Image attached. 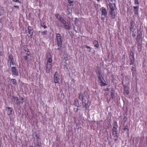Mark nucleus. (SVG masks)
Returning a JSON list of instances; mask_svg holds the SVG:
<instances>
[{
	"mask_svg": "<svg viewBox=\"0 0 147 147\" xmlns=\"http://www.w3.org/2000/svg\"><path fill=\"white\" fill-rule=\"evenodd\" d=\"M113 126L112 129L113 135L115 138V140L116 141L118 137L117 134L118 126L117 122L116 121H113Z\"/></svg>",
	"mask_w": 147,
	"mask_h": 147,
	"instance_id": "1",
	"label": "nucleus"
},
{
	"mask_svg": "<svg viewBox=\"0 0 147 147\" xmlns=\"http://www.w3.org/2000/svg\"><path fill=\"white\" fill-rule=\"evenodd\" d=\"M56 40L58 46V47H61L62 41L61 36L60 34L59 33L56 34Z\"/></svg>",
	"mask_w": 147,
	"mask_h": 147,
	"instance_id": "2",
	"label": "nucleus"
},
{
	"mask_svg": "<svg viewBox=\"0 0 147 147\" xmlns=\"http://www.w3.org/2000/svg\"><path fill=\"white\" fill-rule=\"evenodd\" d=\"M95 71L98 75V78L99 80V83L100 85H101V69L100 67L96 66Z\"/></svg>",
	"mask_w": 147,
	"mask_h": 147,
	"instance_id": "3",
	"label": "nucleus"
},
{
	"mask_svg": "<svg viewBox=\"0 0 147 147\" xmlns=\"http://www.w3.org/2000/svg\"><path fill=\"white\" fill-rule=\"evenodd\" d=\"M137 34L138 35L136 38L137 42H142V31H139V30H138Z\"/></svg>",
	"mask_w": 147,
	"mask_h": 147,
	"instance_id": "4",
	"label": "nucleus"
},
{
	"mask_svg": "<svg viewBox=\"0 0 147 147\" xmlns=\"http://www.w3.org/2000/svg\"><path fill=\"white\" fill-rule=\"evenodd\" d=\"M11 72L12 76L14 77L18 76L19 75L18 71L17 70L16 67H11Z\"/></svg>",
	"mask_w": 147,
	"mask_h": 147,
	"instance_id": "5",
	"label": "nucleus"
},
{
	"mask_svg": "<svg viewBox=\"0 0 147 147\" xmlns=\"http://www.w3.org/2000/svg\"><path fill=\"white\" fill-rule=\"evenodd\" d=\"M109 16L112 19H114L116 17V13L114 11H109Z\"/></svg>",
	"mask_w": 147,
	"mask_h": 147,
	"instance_id": "6",
	"label": "nucleus"
},
{
	"mask_svg": "<svg viewBox=\"0 0 147 147\" xmlns=\"http://www.w3.org/2000/svg\"><path fill=\"white\" fill-rule=\"evenodd\" d=\"M27 31L28 34H30V38H32L33 34V29L30 26H28L27 28Z\"/></svg>",
	"mask_w": 147,
	"mask_h": 147,
	"instance_id": "7",
	"label": "nucleus"
},
{
	"mask_svg": "<svg viewBox=\"0 0 147 147\" xmlns=\"http://www.w3.org/2000/svg\"><path fill=\"white\" fill-rule=\"evenodd\" d=\"M135 25V22L133 20H131L130 23V30L131 31L133 32H134L135 29L134 28V26Z\"/></svg>",
	"mask_w": 147,
	"mask_h": 147,
	"instance_id": "8",
	"label": "nucleus"
},
{
	"mask_svg": "<svg viewBox=\"0 0 147 147\" xmlns=\"http://www.w3.org/2000/svg\"><path fill=\"white\" fill-rule=\"evenodd\" d=\"M8 60L10 66L11 65H15L14 62V59L12 55L10 54L9 55Z\"/></svg>",
	"mask_w": 147,
	"mask_h": 147,
	"instance_id": "9",
	"label": "nucleus"
},
{
	"mask_svg": "<svg viewBox=\"0 0 147 147\" xmlns=\"http://www.w3.org/2000/svg\"><path fill=\"white\" fill-rule=\"evenodd\" d=\"M52 66V63H47L46 65V72L49 73Z\"/></svg>",
	"mask_w": 147,
	"mask_h": 147,
	"instance_id": "10",
	"label": "nucleus"
},
{
	"mask_svg": "<svg viewBox=\"0 0 147 147\" xmlns=\"http://www.w3.org/2000/svg\"><path fill=\"white\" fill-rule=\"evenodd\" d=\"M142 42H137V47L139 52H141L142 51Z\"/></svg>",
	"mask_w": 147,
	"mask_h": 147,
	"instance_id": "11",
	"label": "nucleus"
},
{
	"mask_svg": "<svg viewBox=\"0 0 147 147\" xmlns=\"http://www.w3.org/2000/svg\"><path fill=\"white\" fill-rule=\"evenodd\" d=\"M59 80V79L58 73L57 71H56L54 75V82L55 84L58 83Z\"/></svg>",
	"mask_w": 147,
	"mask_h": 147,
	"instance_id": "12",
	"label": "nucleus"
},
{
	"mask_svg": "<svg viewBox=\"0 0 147 147\" xmlns=\"http://www.w3.org/2000/svg\"><path fill=\"white\" fill-rule=\"evenodd\" d=\"M46 59L47 60V63H52V57L50 53H48Z\"/></svg>",
	"mask_w": 147,
	"mask_h": 147,
	"instance_id": "13",
	"label": "nucleus"
},
{
	"mask_svg": "<svg viewBox=\"0 0 147 147\" xmlns=\"http://www.w3.org/2000/svg\"><path fill=\"white\" fill-rule=\"evenodd\" d=\"M107 11L104 7H102V16H104L105 18L107 17Z\"/></svg>",
	"mask_w": 147,
	"mask_h": 147,
	"instance_id": "14",
	"label": "nucleus"
},
{
	"mask_svg": "<svg viewBox=\"0 0 147 147\" xmlns=\"http://www.w3.org/2000/svg\"><path fill=\"white\" fill-rule=\"evenodd\" d=\"M134 8V14L136 15H138V10L139 9V5L134 6L133 7Z\"/></svg>",
	"mask_w": 147,
	"mask_h": 147,
	"instance_id": "15",
	"label": "nucleus"
},
{
	"mask_svg": "<svg viewBox=\"0 0 147 147\" xmlns=\"http://www.w3.org/2000/svg\"><path fill=\"white\" fill-rule=\"evenodd\" d=\"M110 9L109 11H114L115 9V3L109 4V5Z\"/></svg>",
	"mask_w": 147,
	"mask_h": 147,
	"instance_id": "16",
	"label": "nucleus"
},
{
	"mask_svg": "<svg viewBox=\"0 0 147 147\" xmlns=\"http://www.w3.org/2000/svg\"><path fill=\"white\" fill-rule=\"evenodd\" d=\"M124 93L126 94L127 95L129 94V87H128L126 85H125L124 86Z\"/></svg>",
	"mask_w": 147,
	"mask_h": 147,
	"instance_id": "17",
	"label": "nucleus"
},
{
	"mask_svg": "<svg viewBox=\"0 0 147 147\" xmlns=\"http://www.w3.org/2000/svg\"><path fill=\"white\" fill-rule=\"evenodd\" d=\"M55 16L56 17V18L59 20V21L61 22L63 18L58 13H56L55 14Z\"/></svg>",
	"mask_w": 147,
	"mask_h": 147,
	"instance_id": "18",
	"label": "nucleus"
},
{
	"mask_svg": "<svg viewBox=\"0 0 147 147\" xmlns=\"http://www.w3.org/2000/svg\"><path fill=\"white\" fill-rule=\"evenodd\" d=\"M88 100L87 101H82L83 107H84L86 108V110L87 109V107L88 105Z\"/></svg>",
	"mask_w": 147,
	"mask_h": 147,
	"instance_id": "19",
	"label": "nucleus"
},
{
	"mask_svg": "<svg viewBox=\"0 0 147 147\" xmlns=\"http://www.w3.org/2000/svg\"><path fill=\"white\" fill-rule=\"evenodd\" d=\"M8 109L7 111V115H10L12 114L13 109L11 107H7Z\"/></svg>",
	"mask_w": 147,
	"mask_h": 147,
	"instance_id": "20",
	"label": "nucleus"
},
{
	"mask_svg": "<svg viewBox=\"0 0 147 147\" xmlns=\"http://www.w3.org/2000/svg\"><path fill=\"white\" fill-rule=\"evenodd\" d=\"M129 64L131 65H133L134 64V63L135 62V59L134 58V57H133L132 58H129Z\"/></svg>",
	"mask_w": 147,
	"mask_h": 147,
	"instance_id": "21",
	"label": "nucleus"
},
{
	"mask_svg": "<svg viewBox=\"0 0 147 147\" xmlns=\"http://www.w3.org/2000/svg\"><path fill=\"white\" fill-rule=\"evenodd\" d=\"M4 12V7L0 6V16L3 14Z\"/></svg>",
	"mask_w": 147,
	"mask_h": 147,
	"instance_id": "22",
	"label": "nucleus"
},
{
	"mask_svg": "<svg viewBox=\"0 0 147 147\" xmlns=\"http://www.w3.org/2000/svg\"><path fill=\"white\" fill-rule=\"evenodd\" d=\"M63 25L64 27V28L66 29L69 30L71 28L70 26L68 23L65 24Z\"/></svg>",
	"mask_w": 147,
	"mask_h": 147,
	"instance_id": "23",
	"label": "nucleus"
},
{
	"mask_svg": "<svg viewBox=\"0 0 147 147\" xmlns=\"http://www.w3.org/2000/svg\"><path fill=\"white\" fill-rule=\"evenodd\" d=\"M36 146L37 147L38 145H40L39 144L40 143V141L39 140V138L37 136V135H36Z\"/></svg>",
	"mask_w": 147,
	"mask_h": 147,
	"instance_id": "24",
	"label": "nucleus"
},
{
	"mask_svg": "<svg viewBox=\"0 0 147 147\" xmlns=\"http://www.w3.org/2000/svg\"><path fill=\"white\" fill-rule=\"evenodd\" d=\"M123 130H124L125 131H127V133H128L129 128L128 125H125L124 126Z\"/></svg>",
	"mask_w": 147,
	"mask_h": 147,
	"instance_id": "25",
	"label": "nucleus"
},
{
	"mask_svg": "<svg viewBox=\"0 0 147 147\" xmlns=\"http://www.w3.org/2000/svg\"><path fill=\"white\" fill-rule=\"evenodd\" d=\"M93 44L94 46L97 48H98L99 46L98 43L97 41L94 40L93 42Z\"/></svg>",
	"mask_w": 147,
	"mask_h": 147,
	"instance_id": "26",
	"label": "nucleus"
},
{
	"mask_svg": "<svg viewBox=\"0 0 147 147\" xmlns=\"http://www.w3.org/2000/svg\"><path fill=\"white\" fill-rule=\"evenodd\" d=\"M79 105L78 100L77 99H75L74 100V105L76 107H78Z\"/></svg>",
	"mask_w": 147,
	"mask_h": 147,
	"instance_id": "27",
	"label": "nucleus"
},
{
	"mask_svg": "<svg viewBox=\"0 0 147 147\" xmlns=\"http://www.w3.org/2000/svg\"><path fill=\"white\" fill-rule=\"evenodd\" d=\"M11 81L12 82L13 84L14 85H16L17 84L16 81L15 79H11Z\"/></svg>",
	"mask_w": 147,
	"mask_h": 147,
	"instance_id": "28",
	"label": "nucleus"
},
{
	"mask_svg": "<svg viewBox=\"0 0 147 147\" xmlns=\"http://www.w3.org/2000/svg\"><path fill=\"white\" fill-rule=\"evenodd\" d=\"M114 93L115 91L114 90H112L111 95L113 99H114L115 98Z\"/></svg>",
	"mask_w": 147,
	"mask_h": 147,
	"instance_id": "29",
	"label": "nucleus"
},
{
	"mask_svg": "<svg viewBox=\"0 0 147 147\" xmlns=\"http://www.w3.org/2000/svg\"><path fill=\"white\" fill-rule=\"evenodd\" d=\"M79 98L80 100H81L82 101H84V98L83 95L82 94L80 93L79 95Z\"/></svg>",
	"mask_w": 147,
	"mask_h": 147,
	"instance_id": "30",
	"label": "nucleus"
},
{
	"mask_svg": "<svg viewBox=\"0 0 147 147\" xmlns=\"http://www.w3.org/2000/svg\"><path fill=\"white\" fill-rule=\"evenodd\" d=\"M3 22L0 21V31H1L3 28Z\"/></svg>",
	"mask_w": 147,
	"mask_h": 147,
	"instance_id": "31",
	"label": "nucleus"
},
{
	"mask_svg": "<svg viewBox=\"0 0 147 147\" xmlns=\"http://www.w3.org/2000/svg\"><path fill=\"white\" fill-rule=\"evenodd\" d=\"M134 57V55L133 52L131 51L130 52V55L129 56V58H132Z\"/></svg>",
	"mask_w": 147,
	"mask_h": 147,
	"instance_id": "32",
	"label": "nucleus"
},
{
	"mask_svg": "<svg viewBox=\"0 0 147 147\" xmlns=\"http://www.w3.org/2000/svg\"><path fill=\"white\" fill-rule=\"evenodd\" d=\"M131 69L132 71V73L133 75L134 73H135L136 71V69L134 68V67H131Z\"/></svg>",
	"mask_w": 147,
	"mask_h": 147,
	"instance_id": "33",
	"label": "nucleus"
},
{
	"mask_svg": "<svg viewBox=\"0 0 147 147\" xmlns=\"http://www.w3.org/2000/svg\"><path fill=\"white\" fill-rule=\"evenodd\" d=\"M67 14H69L72 12V10L68 7L67 9Z\"/></svg>",
	"mask_w": 147,
	"mask_h": 147,
	"instance_id": "34",
	"label": "nucleus"
},
{
	"mask_svg": "<svg viewBox=\"0 0 147 147\" xmlns=\"http://www.w3.org/2000/svg\"><path fill=\"white\" fill-rule=\"evenodd\" d=\"M61 22L63 24V25L64 24H65L68 23L65 20H64V18L62 19V20L61 21Z\"/></svg>",
	"mask_w": 147,
	"mask_h": 147,
	"instance_id": "35",
	"label": "nucleus"
},
{
	"mask_svg": "<svg viewBox=\"0 0 147 147\" xmlns=\"http://www.w3.org/2000/svg\"><path fill=\"white\" fill-rule=\"evenodd\" d=\"M67 56L68 55L67 54H65V57H64V60L66 62L68 60Z\"/></svg>",
	"mask_w": 147,
	"mask_h": 147,
	"instance_id": "36",
	"label": "nucleus"
},
{
	"mask_svg": "<svg viewBox=\"0 0 147 147\" xmlns=\"http://www.w3.org/2000/svg\"><path fill=\"white\" fill-rule=\"evenodd\" d=\"M134 4L135 5H138L139 3L138 2V0H134Z\"/></svg>",
	"mask_w": 147,
	"mask_h": 147,
	"instance_id": "37",
	"label": "nucleus"
},
{
	"mask_svg": "<svg viewBox=\"0 0 147 147\" xmlns=\"http://www.w3.org/2000/svg\"><path fill=\"white\" fill-rule=\"evenodd\" d=\"M25 53L27 56H31L30 53L29 51H28L27 52H26Z\"/></svg>",
	"mask_w": 147,
	"mask_h": 147,
	"instance_id": "38",
	"label": "nucleus"
},
{
	"mask_svg": "<svg viewBox=\"0 0 147 147\" xmlns=\"http://www.w3.org/2000/svg\"><path fill=\"white\" fill-rule=\"evenodd\" d=\"M47 30H45L43 32H42V34L43 35H45L46 34H47Z\"/></svg>",
	"mask_w": 147,
	"mask_h": 147,
	"instance_id": "39",
	"label": "nucleus"
},
{
	"mask_svg": "<svg viewBox=\"0 0 147 147\" xmlns=\"http://www.w3.org/2000/svg\"><path fill=\"white\" fill-rule=\"evenodd\" d=\"M13 98L14 99V100H16V101H18V97L15 96H13Z\"/></svg>",
	"mask_w": 147,
	"mask_h": 147,
	"instance_id": "40",
	"label": "nucleus"
},
{
	"mask_svg": "<svg viewBox=\"0 0 147 147\" xmlns=\"http://www.w3.org/2000/svg\"><path fill=\"white\" fill-rule=\"evenodd\" d=\"M41 26L43 27L44 29L47 28V27L45 26V22L42 23V24L41 25Z\"/></svg>",
	"mask_w": 147,
	"mask_h": 147,
	"instance_id": "41",
	"label": "nucleus"
},
{
	"mask_svg": "<svg viewBox=\"0 0 147 147\" xmlns=\"http://www.w3.org/2000/svg\"><path fill=\"white\" fill-rule=\"evenodd\" d=\"M115 0H108L109 3H114Z\"/></svg>",
	"mask_w": 147,
	"mask_h": 147,
	"instance_id": "42",
	"label": "nucleus"
},
{
	"mask_svg": "<svg viewBox=\"0 0 147 147\" xmlns=\"http://www.w3.org/2000/svg\"><path fill=\"white\" fill-rule=\"evenodd\" d=\"M68 2L71 5L72 3H73V0H68Z\"/></svg>",
	"mask_w": 147,
	"mask_h": 147,
	"instance_id": "43",
	"label": "nucleus"
},
{
	"mask_svg": "<svg viewBox=\"0 0 147 147\" xmlns=\"http://www.w3.org/2000/svg\"><path fill=\"white\" fill-rule=\"evenodd\" d=\"M27 46L26 45H24L23 46V49L24 50H25V49H28L27 47Z\"/></svg>",
	"mask_w": 147,
	"mask_h": 147,
	"instance_id": "44",
	"label": "nucleus"
},
{
	"mask_svg": "<svg viewBox=\"0 0 147 147\" xmlns=\"http://www.w3.org/2000/svg\"><path fill=\"white\" fill-rule=\"evenodd\" d=\"M12 1L14 2L18 3H20V1L19 0H12Z\"/></svg>",
	"mask_w": 147,
	"mask_h": 147,
	"instance_id": "45",
	"label": "nucleus"
},
{
	"mask_svg": "<svg viewBox=\"0 0 147 147\" xmlns=\"http://www.w3.org/2000/svg\"><path fill=\"white\" fill-rule=\"evenodd\" d=\"M28 56L27 55V56H25L24 57V58L25 60L26 61L27 59H28Z\"/></svg>",
	"mask_w": 147,
	"mask_h": 147,
	"instance_id": "46",
	"label": "nucleus"
},
{
	"mask_svg": "<svg viewBox=\"0 0 147 147\" xmlns=\"http://www.w3.org/2000/svg\"><path fill=\"white\" fill-rule=\"evenodd\" d=\"M85 47L86 48L90 49V50L89 51V52H90L91 51V48L90 47L87 45H85Z\"/></svg>",
	"mask_w": 147,
	"mask_h": 147,
	"instance_id": "47",
	"label": "nucleus"
},
{
	"mask_svg": "<svg viewBox=\"0 0 147 147\" xmlns=\"http://www.w3.org/2000/svg\"><path fill=\"white\" fill-rule=\"evenodd\" d=\"M13 6L16 8L19 9V6L18 5H14Z\"/></svg>",
	"mask_w": 147,
	"mask_h": 147,
	"instance_id": "48",
	"label": "nucleus"
},
{
	"mask_svg": "<svg viewBox=\"0 0 147 147\" xmlns=\"http://www.w3.org/2000/svg\"><path fill=\"white\" fill-rule=\"evenodd\" d=\"M136 36V35L134 33L133 34H132V36L133 37H135Z\"/></svg>",
	"mask_w": 147,
	"mask_h": 147,
	"instance_id": "49",
	"label": "nucleus"
},
{
	"mask_svg": "<svg viewBox=\"0 0 147 147\" xmlns=\"http://www.w3.org/2000/svg\"><path fill=\"white\" fill-rule=\"evenodd\" d=\"M105 85V84L104 83H103L102 82V85L101 86H104Z\"/></svg>",
	"mask_w": 147,
	"mask_h": 147,
	"instance_id": "50",
	"label": "nucleus"
},
{
	"mask_svg": "<svg viewBox=\"0 0 147 147\" xmlns=\"http://www.w3.org/2000/svg\"><path fill=\"white\" fill-rule=\"evenodd\" d=\"M24 51L25 52V53H26V52H27L29 50H28V48L27 49L25 50Z\"/></svg>",
	"mask_w": 147,
	"mask_h": 147,
	"instance_id": "51",
	"label": "nucleus"
},
{
	"mask_svg": "<svg viewBox=\"0 0 147 147\" xmlns=\"http://www.w3.org/2000/svg\"><path fill=\"white\" fill-rule=\"evenodd\" d=\"M59 47L57 48V49L58 51H59L60 50V48L61 47Z\"/></svg>",
	"mask_w": 147,
	"mask_h": 147,
	"instance_id": "52",
	"label": "nucleus"
},
{
	"mask_svg": "<svg viewBox=\"0 0 147 147\" xmlns=\"http://www.w3.org/2000/svg\"><path fill=\"white\" fill-rule=\"evenodd\" d=\"M20 103V102H17V104L19 105Z\"/></svg>",
	"mask_w": 147,
	"mask_h": 147,
	"instance_id": "53",
	"label": "nucleus"
},
{
	"mask_svg": "<svg viewBox=\"0 0 147 147\" xmlns=\"http://www.w3.org/2000/svg\"><path fill=\"white\" fill-rule=\"evenodd\" d=\"M24 99V98H23L22 97V98H21V100H23Z\"/></svg>",
	"mask_w": 147,
	"mask_h": 147,
	"instance_id": "54",
	"label": "nucleus"
},
{
	"mask_svg": "<svg viewBox=\"0 0 147 147\" xmlns=\"http://www.w3.org/2000/svg\"><path fill=\"white\" fill-rule=\"evenodd\" d=\"M101 19H102V20H104V19L102 18V17Z\"/></svg>",
	"mask_w": 147,
	"mask_h": 147,
	"instance_id": "55",
	"label": "nucleus"
},
{
	"mask_svg": "<svg viewBox=\"0 0 147 147\" xmlns=\"http://www.w3.org/2000/svg\"><path fill=\"white\" fill-rule=\"evenodd\" d=\"M37 145V147H40V145Z\"/></svg>",
	"mask_w": 147,
	"mask_h": 147,
	"instance_id": "56",
	"label": "nucleus"
},
{
	"mask_svg": "<svg viewBox=\"0 0 147 147\" xmlns=\"http://www.w3.org/2000/svg\"><path fill=\"white\" fill-rule=\"evenodd\" d=\"M146 47H147V43H146Z\"/></svg>",
	"mask_w": 147,
	"mask_h": 147,
	"instance_id": "57",
	"label": "nucleus"
},
{
	"mask_svg": "<svg viewBox=\"0 0 147 147\" xmlns=\"http://www.w3.org/2000/svg\"><path fill=\"white\" fill-rule=\"evenodd\" d=\"M29 147H33L32 146H29Z\"/></svg>",
	"mask_w": 147,
	"mask_h": 147,
	"instance_id": "58",
	"label": "nucleus"
},
{
	"mask_svg": "<svg viewBox=\"0 0 147 147\" xmlns=\"http://www.w3.org/2000/svg\"><path fill=\"white\" fill-rule=\"evenodd\" d=\"M97 1H100V0H96Z\"/></svg>",
	"mask_w": 147,
	"mask_h": 147,
	"instance_id": "59",
	"label": "nucleus"
},
{
	"mask_svg": "<svg viewBox=\"0 0 147 147\" xmlns=\"http://www.w3.org/2000/svg\"><path fill=\"white\" fill-rule=\"evenodd\" d=\"M36 1H38V0H35Z\"/></svg>",
	"mask_w": 147,
	"mask_h": 147,
	"instance_id": "60",
	"label": "nucleus"
},
{
	"mask_svg": "<svg viewBox=\"0 0 147 147\" xmlns=\"http://www.w3.org/2000/svg\"><path fill=\"white\" fill-rule=\"evenodd\" d=\"M23 102H23H23H22V103H23Z\"/></svg>",
	"mask_w": 147,
	"mask_h": 147,
	"instance_id": "61",
	"label": "nucleus"
}]
</instances>
